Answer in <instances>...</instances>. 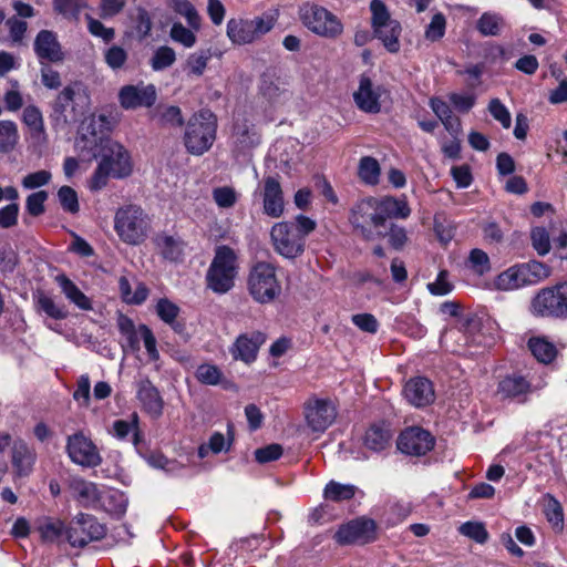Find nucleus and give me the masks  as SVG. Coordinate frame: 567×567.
<instances>
[{
	"mask_svg": "<svg viewBox=\"0 0 567 567\" xmlns=\"http://www.w3.org/2000/svg\"><path fill=\"white\" fill-rule=\"evenodd\" d=\"M37 303L40 310L53 319L60 320L68 316L64 307L56 305L52 298L43 293L38 297Z\"/></svg>",
	"mask_w": 567,
	"mask_h": 567,
	"instance_id": "5fc2aeb1",
	"label": "nucleus"
},
{
	"mask_svg": "<svg viewBox=\"0 0 567 567\" xmlns=\"http://www.w3.org/2000/svg\"><path fill=\"white\" fill-rule=\"evenodd\" d=\"M155 244L163 257L168 260L176 261L183 254V243L173 236L158 235Z\"/></svg>",
	"mask_w": 567,
	"mask_h": 567,
	"instance_id": "ea45409f",
	"label": "nucleus"
},
{
	"mask_svg": "<svg viewBox=\"0 0 567 567\" xmlns=\"http://www.w3.org/2000/svg\"><path fill=\"white\" fill-rule=\"evenodd\" d=\"M105 534V526L94 516L80 513L66 528L65 540L72 547H84L91 542L103 538Z\"/></svg>",
	"mask_w": 567,
	"mask_h": 567,
	"instance_id": "f8f14e48",
	"label": "nucleus"
},
{
	"mask_svg": "<svg viewBox=\"0 0 567 567\" xmlns=\"http://www.w3.org/2000/svg\"><path fill=\"white\" fill-rule=\"evenodd\" d=\"M156 99L157 93L153 84H130L122 86L118 91V102L124 110L151 107L156 102Z\"/></svg>",
	"mask_w": 567,
	"mask_h": 567,
	"instance_id": "6ab92c4d",
	"label": "nucleus"
},
{
	"mask_svg": "<svg viewBox=\"0 0 567 567\" xmlns=\"http://www.w3.org/2000/svg\"><path fill=\"white\" fill-rule=\"evenodd\" d=\"M394 432L385 422L372 424L363 435V445L369 451L380 453L391 446Z\"/></svg>",
	"mask_w": 567,
	"mask_h": 567,
	"instance_id": "a878e982",
	"label": "nucleus"
},
{
	"mask_svg": "<svg viewBox=\"0 0 567 567\" xmlns=\"http://www.w3.org/2000/svg\"><path fill=\"white\" fill-rule=\"evenodd\" d=\"M530 392L529 382L520 375H508L499 381L497 394L502 399L525 401L526 395Z\"/></svg>",
	"mask_w": 567,
	"mask_h": 567,
	"instance_id": "bb28decb",
	"label": "nucleus"
},
{
	"mask_svg": "<svg viewBox=\"0 0 567 567\" xmlns=\"http://www.w3.org/2000/svg\"><path fill=\"white\" fill-rule=\"evenodd\" d=\"M136 399L142 409L152 417H159L164 409V400L158 389L147 379L136 382Z\"/></svg>",
	"mask_w": 567,
	"mask_h": 567,
	"instance_id": "4be33fe9",
	"label": "nucleus"
},
{
	"mask_svg": "<svg viewBox=\"0 0 567 567\" xmlns=\"http://www.w3.org/2000/svg\"><path fill=\"white\" fill-rule=\"evenodd\" d=\"M381 87L373 86L370 78L362 75L360 78L359 87L353 93V99L357 106L367 113H379L381 110L380 104Z\"/></svg>",
	"mask_w": 567,
	"mask_h": 567,
	"instance_id": "b1692460",
	"label": "nucleus"
},
{
	"mask_svg": "<svg viewBox=\"0 0 567 567\" xmlns=\"http://www.w3.org/2000/svg\"><path fill=\"white\" fill-rule=\"evenodd\" d=\"M37 530L44 543L60 544L65 540L66 528L60 519L43 517L38 520Z\"/></svg>",
	"mask_w": 567,
	"mask_h": 567,
	"instance_id": "2f4dec72",
	"label": "nucleus"
},
{
	"mask_svg": "<svg viewBox=\"0 0 567 567\" xmlns=\"http://www.w3.org/2000/svg\"><path fill=\"white\" fill-rule=\"evenodd\" d=\"M386 237L390 245L395 249L402 248L408 240L404 227L399 226L391 220H389V224L385 226V234L382 236V239Z\"/></svg>",
	"mask_w": 567,
	"mask_h": 567,
	"instance_id": "13d9d810",
	"label": "nucleus"
},
{
	"mask_svg": "<svg viewBox=\"0 0 567 567\" xmlns=\"http://www.w3.org/2000/svg\"><path fill=\"white\" fill-rule=\"evenodd\" d=\"M155 309L161 320L171 326L175 332L182 333L184 331V323L177 320L181 309L176 303L167 298H162L157 301Z\"/></svg>",
	"mask_w": 567,
	"mask_h": 567,
	"instance_id": "f704fd0d",
	"label": "nucleus"
},
{
	"mask_svg": "<svg viewBox=\"0 0 567 567\" xmlns=\"http://www.w3.org/2000/svg\"><path fill=\"white\" fill-rule=\"evenodd\" d=\"M75 86L76 84L65 86L51 104L50 116L55 128L76 123L82 114L75 103Z\"/></svg>",
	"mask_w": 567,
	"mask_h": 567,
	"instance_id": "2eb2a0df",
	"label": "nucleus"
},
{
	"mask_svg": "<svg viewBox=\"0 0 567 567\" xmlns=\"http://www.w3.org/2000/svg\"><path fill=\"white\" fill-rule=\"evenodd\" d=\"M433 445L434 439L431 433L421 427L406 429L398 439V449L409 455H424Z\"/></svg>",
	"mask_w": 567,
	"mask_h": 567,
	"instance_id": "aec40b11",
	"label": "nucleus"
},
{
	"mask_svg": "<svg viewBox=\"0 0 567 567\" xmlns=\"http://www.w3.org/2000/svg\"><path fill=\"white\" fill-rule=\"evenodd\" d=\"M248 290L257 302L268 303L275 300L281 291L275 267L265 261L255 265L248 277Z\"/></svg>",
	"mask_w": 567,
	"mask_h": 567,
	"instance_id": "6e6552de",
	"label": "nucleus"
},
{
	"mask_svg": "<svg viewBox=\"0 0 567 567\" xmlns=\"http://www.w3.org/2000/svg\"><path fill=\"white\" fill-rule=\"evenodd\" d=\"M75 147L81 152H86L92 157L101 156V161L94 171L90 189L100 190L106 186L109 178H124L132 173V162L127 150L110 138L99 137L92 128L91 137L82 134L75 141Z\"/></svg>",
	"mask_w": 567,
	"mask_h": 567,
	"instance_id": "f03ea898",
	"label": "nucleus"
},
{
	"mask_svg": "<svg viewBox=\"0 0 567 567\" xmlns=\"http://www.w3.org/2000/svg\"><path fill=\"white\" fill-rule=\"evenodd\" d=\"M48 199V193L44 190L30 194L25 200V209L31 216H40L44 213V203Z\"/></svg>",
	"mask_w": 567,
	"mask_h": 567,
	"instance_id": "0e129e2a",
	"label": "nucleus"
},
{
	"mask_svg": "<svg viewBox=\"0 0 567 567\" xmlns=\"http://www.w3.org/2000/svg\"><path fill=\"white\" fill-rule=\"evenodd\" d=\"M169 34L175 42L183 44L185 48H192L196 43L195 33L182 23H174Z\"/></svg>",
	"mask_w": 567,
	"mask_h": 567,
	"instance_id": "680f3d73",
	"label": "nucleus"
},
{
	"mask_svg": "<svg viewBox=\"0 0 567 567\" xmlns=\"http://www.w3.org/2000/svg\"><path fill=\"white\" fill-rule=\"evenodd\" d=\"M475 28L483 37H499L507 28V23L501 13L486 11L476 20Z\"/></svg>",
	"mask_w": 567,
	"mask_h": 567,
	"instance_id": "c85d7f7f",
	"label": "nucleus"
},
{
	"mask_svg": "<svg viewBox=\"0 0 567 567\" xmlns=\"http://www.w3.org/2000/svg\"><path fill=\"white\" fill-rule=\"evenodd\" d=\"M262 202V213L270 218H279L285 212V198L280 182L277 177L267 176L262 179L259 192Z\"/></svg>",
	"mask_w": 567,
	"mask_h": 567,
	"instance_id": "a211bd4d",
	"label": "nucleus"
},
{
	"mask_svg": "<svg viewBox=\"0 0 567 567\" xmlns=\"http://www.w3.org/2000/svg\"><path fill=\"white\" fill-rule=\"evenodd\" d=\"M548 276V268L538 261L514 265L494 279L497 290L511 291L524 286L534 285Z\"/></svg>",
	"mask_w": 567,
	"mask_h": 567,
	"instance_id": "0eeeda50",
	"label": "nucleus"
},
{
	"mask_svg": "<svg viewBox=\"0 0 567 567\" xmlns=\"http://www.w3.org/2000/svg\"><path fill=\"white\" fill-rule=\"evenodd\" d=\"M58 197L62 208L69 213L79 212V200L76 192L70 186H62L58 192Z\"/></svg>",
	"mask_w": 567,
	"mask_h": 567,
	"instance_id": "bf43d9fd",
	"label": "nucleus"
},
{
	"mask_svg": "<svg viewBox=\"0 0 567 567\" xmlns=\"http://www.w3.org/2000/svg\"><path fill=\"white\" fill-rule=\"evenodd\" d=\"M403 395L410 404L416 408L426 406L434 401L433 384L426 378H413L405 383Z\"/></svg>",
	"mask_w": 567,
	"mask_h": 567,
	"instance_id": "5701e85b",
	"label": "nucleus"
},
{
	"mask_svg": "<svg viewBox=\"0 0 567 567\" xmlns=\"http://www.w3.org/2000/svg\"><path fill=\"white\" fill-rule=\"evenodd\" d=\"M154 116L163 127L177 128L184 125L182 110L176 105H158Z\"/></svg>",
	"mask_w": 567,
	"mask_h": 567,
	"instance_id": "4c0bfd02",
	"label": "nucleus"
},
{
	"mask_svg": "<svg viewBox=\"0 0 567 567\" xmlns=\"http://www.w3.org/2000/svg\"><path fill=\"white\" fill-rule=\"evenodd\" d=\"M533 355L542 363H550L557 355L556 346L545 337H533L528 340Z\"/></svg>",
	"mask_w": 567,
	"mask_h": 567,
	"instance_id": "c9c22d12",
	"label": "nucleus"
},
{
	"mask_svg": "<svg viewBox=\"0 0 567 567\" xmlns=\"http://www.w3.org/2000/svg\"><path fill=\"white\" fill-rule=\"evenodd\" d=\"M491 115L498 121L504 128H509L512 124L511 113L498 99H492L488 104Z\"/></svg>",
	"mask_w": 567,
	"mask_h": 567,
	"instance_id": "e2e57ef3",
	"label": "nucleus"
},
{
	"mask_svg": "<svg viewBox=\"0 0 567 567\" xmlns=\"http://www.w3.org/2000/svg\"><path fill=\"white\" fill-rule=\"evenodd\" d=\"M445 17L442 13L434 14L425 29V38L430 41L440 40L445 33Z\"/></svg>",
	"mask_w": 567,
	"mask_h": 567,
	"instance_id": "69168bd1",
	"label": "nucleus"
},
{
	"mask_svg": "<svg viewBox=\"0 0 567 567\" xmlns=\"http://www.w3.org/2000/svg\"><path fill=\"white\" fill-rule=\"evenodd\" d=\"M238 275V258L233 248L217 246L215 256L206 272L207 288L216 293H226L235 286Z\"/></svg>",
	"mask_w": 567,
	"mask_h": 567,
	"instance_id": "39448f33",
	"label": "nucleus"
},
{
	"mask_svg": "<svg viewBox=\"0 0 567 567\" xmlns=\"http://www.w3.org/2000/svg\"><path fill=\"white\" fill-rule=\"evenodd\" d=\"M212 54L209 50H199L188 55L185 71L188 76L199 78L204 74Z\"/></svg>",
	"mask_w": 567,
	"mask_h": 567,
	"instance_id": "a19ab883",
	"label": "nucleus"
},
{
	"mask_svg": "<svg viewBox=\"0 0 567 567\" xmlns=\"http://www.w3.org/2000/svg\"><path fill=\"white\" fill-rule=\"evenodd\" d=\"M259 90L262 97L272 105L286 103L291 95L282 81L267 74L262 75Z\"/></svg>",
	"mask_w": 567,
	"mask_h": 567,
	"instance_id": "cd10ccee",
	"label": "nucleus"
},
{
	"mask_svg": "<svg viewBox=\"0 0 567 567\" xmlns=\"http://www.w3.org/2000/svg\"><path fill=\"white\" fill-rule=\"evenodd\" d=\"M377 537V525L373 519L359 517L339 527L334 538L340 545L368 544Z\"/></svg>",
	"mask_w": 567,
	"mask_h": 567,
	"instance_id": "dca6fc26",
	"label": "nucleus"
},
{
	"mask_svg": "<svg viewBox=\"0 0 567 567\" xmlns=\"http://www.w3.org/2000/svg\"><path fill=\"white\" fill-rule=\"evenodd\" d=\"M140 417L136 412L132 413L130 420H116L112 424L110 433L117 440H127L131 437L134 446L141 442Z\"/></svg>",
	"mask_w": 567,
	"mask_h": 567,
	"instance_id": "c756f323",
	"label": "nucleus"
},
{
	"mask_svg": "<svg viewBox=\"0 0 567 567\" xmlns=\"http://www.w3.org/2000/svg\"><path fill=\"white\" fill-rule=\"evenodd\" d=\"M221 377V371L214 364L204 363L196 370V378L203 384L217 385L220 382Z\"/></svg>",
	"mask_w": 567,
	"mask_h": 567,
	"instance_id": "864d4df0",
	"label": "nucleus"
},
{
	"mask_svg": "<svg viewBox=\"0 0 567 567\" xmlns=\"http://www.w3.org/2000/svg\"><path fill=\"white\" fill-rule=\"evenodd\" d=\"M370 10L374 35L382 41L389 52H398L400 50L401 24L391 18L389 10L381 0H372Z\"/></svg>",
	"mask_w": 567,
	"mask_h": 567,
	"instance_id": "9d476101",
	"label": "nucleus"
},
{
	"mask_svg": "<svg viewBox=\"0 0 567 567\" xmlns=\"http://www.w3.org/2000/svg\"><path fill=\"white\" fill-rule=\"evenodd\" d=\"M544 514L556 532L564 529V511L561 504L551 494L544 496Z\"/></svg>",
	"mask_w": 567,
	"mask_h": 567,
	"instance_id": "58836bf2",
	"label": "nucleus"
},
{
	"mask_svg": "<svg viewBox=\"0 0 567 567\" xmlns=\"http://www.w3.org/2000/svg\"><path fill=\"white\" fill-rule=\"evenodd\" d=\"M59 284L62 292L72 303H74L81 310H91L92 302L89 297H86L78 286L70 280L65 275H59L55 278Z\"/></svg>",
	"mask_w": 567,
	"mask_h": 567,
	"instance_id": "72a5a7b5",
	"label": "nucleus"
},
{
	"mask_svg": "<svg viewBox=\"0 0 567 567\" xmlns=\"http://www.w3.org/2000/svg\"><path fill=\"white\" fill-rule=\"evenodd\" d=\"M33 50L40 64L44 62L59 63L64 60V52L55 32L41 30L33 42Z\"/></svg>",
	"mask_w": 567,
	"mask_h": 567,
	"instance_id": "412c9836",
	"label": "nucleus"
},
{
	"mask_svg": "<svg viewBox=\"0 0 567 567\" xmlns=\"http://www.w3.org/2000/svg\"><path fill=\"white\" fill-rule=\"evenodd\" d=\"M227 35L235 44H247L256 40L250 19H230L227 22Z\"/></svg>",
	"mask_w": 567,
	"mask_h": 567,
	"instance_id": "473e14b6",
	"label": "nucleus"
},
{
	"mask_svg": "<svg viewBox=\"0 0 567 567\" xmlns=\"http://www.w3.org/2000/svg\"><path fill=\"white\" fill-rule=\"evenodd\" d=\"M460 533L480 544H484L488 538V533L482 523L466 522L461 525Z\"/></svg>",
	"mask_w": 567,
	"mask_h": 567,
	"instance_id": "052dcab7",
	"label": "nucleus"
},
{
	"mask_svg": "<svg viewBox=\"0 0 567 567\" xmlns=\"http://www.w3.org/2000/svg\"><path fill=\"white\" fill-rule=\"evenodd\" d=\"M231 442L227 441L224 434L219 432H215L208 440L207 444H202L198 447V456L204 458L208 455L209 452L214 454H218L223 451H227L230 446Z\"/></svg>",
	"mask_w": 567,
	"mask_h": 567,
	"instance_id": "603ef678",
	"label": "nucleus"
},
{
	"mask_svg": "<svg viewBox=\"0 0 567 567\" xmlns=\"http://www.w3.org/2000/svg\"><path fill=\"white\" fill-rule=\"evenodd\" d=\"M104 59L106 64L112 70H117L125 64L127 60V53L123 48L118 45H112L105 51Z\"/></svg>",
	"mask_w": 567,
	"mask_h": 567,
	"instance_id": "338daca9",
	"label": "nucleus"
},
{
	"mask_svg": "<svg viewBox=\"0 0 567 567\" xmlns=\"http://www.w3.org/2000/svg\"><path fill=\"white\" fill-rule=\"evenodd\" d=\"M150 228V217L138 205H124L115 213L114 230L124 244H142L147 238Z\"/></svg>",
	"mask_w": 567,
	"mask_h": 567,
	"instance_id": "423d86ee",
	"label": "nucleus"
},
{
	"mask_svg": "<svg viewBox=\"0 0 567 567\" xmlns=\"http://www.w3.org/2000/svg\"><path fill=\"white\" fill-rule=\"evenodd\" d=\"M234 137L237 146L240 150L250 148L259 144L258 134L246 123L235 125Z\"/></svg>",
	"mask_w": 567,
	"mask_h": 567,
	"instance_id": "de8ad7c7",
	"label": "nucleus"
},
{
	"mask_svg": "<svg viewBox=\"0 0 567 567\" xmlns=\"http://www.w3.org/2000/svg\"><path fill=\"white\" fill-rule=\"evenodd\" d=\"M35 462V452L22 440L13 442L12 464L19 475H28Z\"/></svg>",
	"mask_w": 567,
	"mask_h": 567,
	"instance_id": "7c9ffc66",
	"label": "nucleus"
},
{
	"mask_svg": "<svg viewBox=\"0 0 567 567\" xmlns=\"http://www.w3.org/2000/svg\"><path fill=\"white\" fill-rule=\"evenodd\" d=\"M274 250L287 259H295L305 251V243L291 221L276 223L270 230Z\"/></svg>",
	"mask_w": 567,
	"mask_h": 567,
	"instance_id": "ddd939ff",
	"label": "nucleus"
},
{
	"mask_svg": "<svg viewBox=\"0 0 567 567\" xmlns=\"http://www.w3.org/2000/svg\"><path fill=\"white\" fill-rule=\"evenodd\" d=\"M10 87L4 92L2 96V101L4 103V107L9 112L19 111L23 104V95L20 91L19 82L16 80L9 81Z\"/></svg>",
	"mask_w": 567,
	"mask_h": 567,
	"instance_id": "8fccbe9b",
	"label": "nucleus"
},
{
	"mask_svg": "<svg viewBox=\"0 0 567 567\" xmlns=\"http://www.w3.org/2000/svg\"><path fill=\"white\" fill-rule=\"evenodd\" d=\"M19 141L18 126L13 121H0V152L8 153L14 148Z\"/></svg>",
	"mask_w": 567,
	"mask_h": 567,
	"instance_id": "79ce46f5",
	"label": "nucleus"
},
{
	"mask_svg": "<svg viewBox=\"0 0 567 567\" xmlns=\"http://www.w3.org/2000/svg\"><path fill=\"white\" fill-rule=\"evenodd\" d=\"M22 122L29 128L33 138L42 140L45 136L42 112L35 105H28L22 113Z\"/></svg>",
	"mask_w": 567,
	"mask_h": 567,
	"instance_id": "e433bc0d",
	"label": "nucleus"
},
{
	"mask_svg": "<svg viewBox=\"0 0 567 567\" xmlns=\"http://www.w3.org/2000/svg\"><path fill=\"white\" fill-rule=\"evenodd\" d=\"M468 268L478 276L488 274L492 269L488 255L480 248H474L470 251L467 257Z\"/></svg>",
	"mask_w": 567,
	"mask_h": 567,
	"instance_id": "49530a36",
	"label": "nucleus"
},
{
	"mask_svg": "<svg viewBox=\"0 0 567 567\" xmlns=\"http://www.w3.org/2000/svg\"><path fill=\"white\" fill-rule=\"evenodd\" d=\"M68 487L72 497L85 508H104L106 512L123 515L127 508V501L124 495L104 486H99L80 476H71L68 480Z\"/></svg>",
	"mask_w": 567,
	"mask_h": 567,
	"instance_id": "7ed1b4c3",
	"label": "nucleus"
},
{
	"mask_svg": "<svg viewBox=\"0 0 567 567\" xmlns=\"http://www.w3.org/2000/svg\"><path fill=\"white\" fill-rule=\"evenodd\" d=\"M265 341L266 336L260 331H255L250 334H241L231 347V354L236 360L250 363L256 360L257 352Z\"/></svg>",
	"mask_w": 567,
	"mask_h": 567,
	"instance_id": "393cba45",
	"label": "nucleus"
},
{
	"mask_svg": "<svg viewBox=\"0 0 567 567\" xmlns=\"http://www.w3.org/2000/svg\"><path fill=\"white\" fill-rule=\"evenodd\" d=\"M305 416L308 426L313 432H324L336 420L337 410L327 399H310L305 404Z\"/></svg>",
	"mask_w": 567,
	"mask_h": 567,
	"instance_id": "f3484780",
	"label": "nucleus"
},
{
	"mask_svg": "<svg viewBox=\"0 0 567 567\" xmlns=\"http://www.w3.org/2000/svg\"><path fill=\"white\" fill-rule=\"evenodd\" d=\"M65 451L70 460L82 467L93 468L102 464L97 446L82 431L66 437Z\"/></svg>",
	"mask_w": 567,
	"mask_h": 567,
	"instance_id": "4468645a",
	"label": "nucleus"
},
{
	"mask_svg": "<svg viewBox=\"0 0 567 567\" xmlns=\"http://www.w3.org/2000/svg\"><path fill=\"white\" fill-rule=\"evenodd\" d=\"M213 198L218 207L230 208L236 204L238 195L233 187L223 186L214 188Z\"/></svg>",
	"mask_w": 567,
	"mask_h": 567,
	"instance_id": "4d7b16f0",
	"label": "nucleus"
},
{
	"mask_svg": "<svg viewBox=\"0 0 567 567\" xmlns=\"http://www.w3.org/2000/svg\"><path fill=\"white\" fill-rule=\"evenodd\" d=\"M216 134V115L208 109L199 110L185 124L184 146L189 154L200 156L212 148Z\"/></svg>",
	"mask_w": 567,
	"mask_h": 567,
	"instance_id": "20e7f679",
	"label": "nucleus"
},
{
	"mask_svg": "<svg viewBox=\"0 0 567 567\" xmlns=\"http://www.w3.org/2000/svg\"><path fill=\"white\" fill-rule=\"evenodd\" d=\"M51 177L52 175L49 171L42 169L25 175L21 184L25 189H35L49 184Z\"/></svg>",
	"mask_w": 567,
	"mask_h": 567,
	"instance_id": "774afa93",
	"label": "nucleus"
},
{
	"mask_svg": "<svg viewBox=\"0 0 567 567\" xmlns=\"http://www.w3.org/2000/svg\"><path fill=\"white\" fill-rule=\"evenodd\" d=\"M167 4L177 13L185 17L188 24L198 29L200 24L199 16L194 6L188 0H167Z\"/></svg>",
	"mask_w": 567,
	"mask_h": 567,
	"instance_id": "09e8293b",
	"label": "nucleus"
},
{
	"mask_svg": "<svg viewBox=\"0 0 567 567\" xmlns=\"http://www.w3.org/2000/svg\"><path fill=\"white\" fill-rule=\"evenodd\" d=\"M530 307L535 316L567 319V281L542 289Z\"/></svg>",
	"mask_w": 567,
	"mask_h": 567,
	"instance_id": "1a4fd4ad",
	"label": "nucleus"
},
{
	"mask_svg": "<svg viewBox=\"0 0 567 567\" xmlns=\"http://www.w3.org/2000/svg\"><path fill=\"white\" fill-rule=\"evenodd\" d=\"M300 19L305 27L320 37L336 38L343 30L342 23L332 12L318 4H303L300 9Z\"/></svg>",
	"mask_w": 567,
	"mask_h": 567,
	"instance_id": "9b49d317",
	"label": "nucleus"
},
{
	"mask_svg": "<svg viewBox=\"0 0 567 567\" xmlns=\"http://www.w3.org/2000/svg\"><path fill=\"white\" fill-rule=\"evenodd\" d=\"M380 165L379 162L371 157L364 156L359 163V177L368 185H377L380 177Z\"/></svg>",
	"mask_w": 567,
	"mask_h": 567,
	"instance_id": "a18cd8bd",
	"label": "nucleus"
},
{
	"mask_svg": "<svg viewBox=\"0 0 567 567\" xmlns=\"http://www.w3.org/2000/svg\"><path fill=\"white\" fill-rule=\"evenodd\" d=\"M176 61L175 51L166 45L159 47L151 59V66L154 71H162L174 64Z\"/></svg>",
	"mask_w": 567,
	"mask_h": 567,
	"instance_id": "3c124183",
	"label": "nucleus"
},
{
	"mask_svg": "<svg viewBox=\"0 0 567 567\" xmlns=\"http://www.w3.org/2000/svg\"><path fill=\"white\" fill-rule=\"evenodd\" d=\"M530 239L534 249L540 255L545 256L550 250V237L544 227H535L530 231Z\"/></svg>",
	"mask_w": 567,
	"mask_h": 567,
	"instance_id": "6e6d98bb",
	"label": "nucleus"
},
{
	"mask_svg": "<svg viewBox=\"0 0 567 567\" xmlns=\"http://www.w3.org/2000/svg\"><path fill=\"white\" fill-rule=\"evenodd\" d=\"M86 7V0H53L54 11L72 21H78Z\"/></svg>",
	"mask_w": 567,
	"mask_h": 567,
	"instance_id": "c03bdc74",
	"label": "nucleus"
},
{
	"mask_svg": "<svg viewBox=\"0 0 567 567\" xmlns=\"http://www.w3.org/2000/svg\"><path fill=\"white\" fill-rule=\"evenodd\" d=\"M355 491L354 485L330 481L323 489V497L332 502L348 501L354 496Z\"/></svg>",
	"mask_w": 567,
	"mask_h": 567,
	"instance_id": "37998d69",
	"label": "nucleus"
},
{
	"mask_svg": "<svg viewBox=\"0 0 567 567\" xmlns=\"http://www.w3.org/2000/svg\"><path fill=\"white\" fill-rule=\"evenodd\" d=\"M410 214L411 209L405 199L368 196L351 206L348 220L357 237L365 241H377L385 234L389 220L405 219Z\"/></svg>",
	"mask_w": 567,
	"mask_h": 567,
	"instance_id": "f257e3e1",
	"label": "nucleus"
}]
</instances>
